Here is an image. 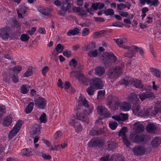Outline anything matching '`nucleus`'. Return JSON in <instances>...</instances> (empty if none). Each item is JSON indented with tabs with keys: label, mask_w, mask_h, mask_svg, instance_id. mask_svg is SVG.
Masks as SVG:
<instances>
[{
	"label": "nucleus",
	"mask_w": 161,
	"mask_h": 161,
	"mask_svg": "<svg viewBox=\"0 0 161 161\" xmlns=\"http://www.w3.org/2000/svg\"><path fill=\"white\" fill-rule=\"evenodd\" d=\"M75 111L77 120L78 119L82 121L86 122L87 124L89 123V119L87 114L91 113L92 110H89L88 112V111L83 109V107L80 105L76 107Z\"/></svg>",
	"instance_id": "1"
},
{
	"label": "nucleus",
	"mask_w": 161,
	"mask_h": 161,
	"mask_svg": "<svg viewBox=\"0 0 161 161\" xmlns=\"http://www.w3.org/2000/svg\"><path fill=\"white\" fill-rule=\"evenodd\" d=\"M120 104V101L118 97L113 95L108 97L107 100V105L111 109L117 110Z\"/></svg>",
	"instance_id": "2"
},
{
	"label": "nucleus",
	"mask_w": 161,
	"mask_h": 161,
	"mask_svg": "<svg viewBox=\"0 0 161 161\" xmlns=\"http://www.w3.org/2000/svg\"><path fill=\"white\" fill-rule=\"evenodd\" d=\"M120 83L122 84L125 85H133L136 88H140L142 91L144 89V87L140 81L137 80H134L133 78L130 77L126 78L121 80Z\"/></svg>",
	"instance_id": "3"
},
{
	"label": "nucleus",
	"mask_w": 161,
	"mask_h": 161,
	"mask_svg": "<svg viewBox=\"0 0 161 161\" xmlns=\"http://www.w3.org/2000/svg\"><path fill=\"white\" fill-rule=\"evenodd\" d=\"M103 60L106 67L110 66L111 62H115L117 60V58L114 54L112 52H105L103 55Z\"/></svg>",
	"instance_id": "4"
},
{
	"label": "nucleus",
	"mask_w": 161,
	"mask_h": 161,
	"mask_svg": "<svg viewBox=\"0 0 161 161\" xmlns=\"http://www.w3.org/2000/svg\"><path fill=\"white\" fill-rule=\"evenodd\" d=\"M123 48L126 50L124 56L130 58L133 57L136 54V50L137 48L136 46H127L124 45Z\"/></svg>",
	"instance_id": "5"
},
{
	"label": "nucleus",
	"mask_w": 161,
	"mask_h": 161,
	"mask_svg": "<svg viewBox=\"0 0 161 161\" xmlns=\"http://www.w3.org/2000/svg\"><path fill=\"white\" fill-rule=\"evenodd\" d=\"M130 140L137 143L146 142L147 141V136L143 134L131 135L130 136Z\"/></svg>",
	"instance_id": "6"
},
{
	"label": "nucleus",
	"mask_w": 161,
	"mask_h": 161,
	"mask_svg": "<svg viewBox=\"0 0 161 161\" xmlns=\"http://www.w3.org/2000/svg\"><path fill=\"white\" fill-rule=\"evenodd\" d=\"M12 31V29L9 26H5L0 29V37L3 40H8L9 34Z\"/></svg>",
	"instance_id": "7"
},
{
	"label": "nucleus",
	"mask_w": 161,
	"mask_h": 161,
	"mask_svg": "<svg viewBox=\"0 0 161 161\" xmlns=\"http://www.w3.org/2000/svg\"><path fill=\"white\" fill-rule=\"evenodd\" d=\"M22 125V120H19L18 121L13 127V129L9 132L8 135L9 139H12L17 133L21 127Z\"/></svg>",
	"instance_id": "8"
},
{
	"label": "nucleus",
	"mask_w": 161,
	"mask_h": 161,
	"mask_svg": "<svg viewBox=\"0 0 161 161\" xmlns=\"http://www.w3.org/2000/svg\"><path fill=\"white\" fill-rule=\"evenodd\" d=\"M90 84L91 86L96 89H102L103 86L102 80L100 78H92L90 80Z\"/></svg>",
	"instance_id": "9"
},
{
	"label": "nucleus",
	"mask_w": 161,
	"mask_h": 161,
	"mask_svg": "<svg viewBox=\"0 0 161 161\" xmlns=\"http://www.w3.org/2000/svg\"><path fill=\"white\" fill-rule=\"evenodd\" d=\"M70 76L71 77L76 78V79L78 80L80 83L85 84L87 82L86 78L83 74L78 73L74 71L71 72Z\"/></svg>",
	"instance_id": "10"
},
{
	"label": "nucleus",
	"mask_w": 161,
	"mask_h": 161,
	"mask_svg": "<svg viewBox=\"0 0 161 161\" xmlns=\"http://www.w3.org/2000/svg\"><path fill=\"white\" fill-rule=\"evenodd\" d=\"M34 104L37 108L44 109L46 107V99L41 97L34 99Z\"/></svg>",
	"instance_id": "11"
},
{
	"label": "nucleus",
	"mask_w": 161,
	"mask_h": 161,
	"mask_svg": "<svg viewBox=\"0 0 161 161\" xmlns=\"http://www.w3.org/2000/svg\"><path fill=\"white\" fill-rule=\"evenodd\" d=\"M97 113L100 116L108 118L110 117V114L107 109L103 105H98L97 108Z\"/></svg>",
	"instance_id": "12"
},
{
	"label": "nucleus",
	"mask_w": 161,
	"mask_h": 161,
	"mask_svg": "<svg viewBox=\"0 0 161 161\" xmlns=\"http://www.w3.org/2000/svg\"><path fill=\"white\" fill-rule=\"evenodd\" d=\"M132 151L135 155L138 156H142L144 155L146 151L144 146L138 145L134 147Z\"/></svg>",
	"instance_id": "13"
},
{
	"label": "nucleus",
	"mask_w": 161,
	"mask_h": 161,
	"mask_svg": "<svg viewBox=\"0 0 161 161\" xmlns=\"http://www.w3.org/2000/svg\"><path fill=\"white\" fill-rule=\"evenodd\" d=\"M139 97L141 100L143 101L147 98L154 97V95L151 91L147 90L146 92L139 94Z\"/></svg>",
	"instance_id": "14"
},
{
	"label": "nucleus",
	"mask_w": 161,
	"mask_h": 161,
	"mask_svg": "<svg viewBox=\"0 0 161 161\" xmlns=\"http://www.w3.org/2000/svg\"><path fill=\"white\" fill-rule=\"evenodd\" d=\"M127 100L131 103H135L138 101H139V99L137 97V94L134 93H131L127 97Z\"/></svg>",
	"instance_id": "15"
},
{
	"label": "nucleus",
	"mask_w": 161,
	"mask_h": 161,
	"mask_svg": "<svg viewBox=\"0 0 161 161\" xmlns=\"http://www.w3.org/2000/svg\"><path fill=\"white\" fill-rule=\"evenodd\" d=\"M112 68L114 69L116 75L117 76H120L123 73V70L124 68V65L121 64L120 65L112 67Z\"/></svg>",
	"instance_id": "16"
},
{
	"label": "nucleus",
	"mask_w": 161,
	"mask_h": 161,
	"mask_svg": "<svg viewBox=\"0 0 161 161\" xmlns=\"http://www.w3.org/2000/svg\"><path fill=\"white\" fill-rule=\"evenodd\" d=\"M70 124L72 125H73L76 131L79 132L81 131L82 130V127L81 126L80 123L78 122L77 119H73L71 120L70 122Z\"/></svg>",
	"instance_id": "17"
},
{
	"label": "nucleus",
	"mask_w": 161,
	"mask_h": 161,
	"mask_svg": "<svg viewBox=\"0 0 161 161\" xmlns=\"http://www.w3.org/2000/svg\"><path fill=\"white\" fill-rule=\"evenodd\" d=\"M71 8L69 6V4L66 5L63 4L61 6L60 9L58 11V13L59 15L61 16H64L65 15L68 11Z\"/></svg>",
	"instance_id": "18"
},
{
	"label": "nucleus",
	"mask_w": 161,
	"mask_h": 161,
	"mask_svg": "<svg viewBox=\"0 0 161 161\" xmlns=\"http://www.w3.org/2000/svg\"><path fill=\"white\" fill-rule=\"evenodd\" d=\"M134 129L136 133L143 132L144 130V127L143 124L140 122H137L134 124Z\"/></svg>",
	"instance_id": "19"
},
{
	"label": "nucleus",
	"mask_w": 161,
	"mask_h": 161,
	"mask_svg": "<svg viewBox=\"0 0 161 161\" xmlns=\"http://www.w3.org/2000/svg\"><path fill=\"white\" fill-rule=\"evenodd\" d=\"M146 129L150 133H154L157 131V127L153 123H151L147 125Z\"/></svg>",
	"instance_id": "20"
},
{
	"label": "nucleus",
	"mask_w": 161,
	"mask_h": 161,
	"mask_svg": "<svg viewBox=\"0 0 161 161\" xmlns=\"http://www.w3.org/2000/svg\"><path fill=\"white\" fill-rule=\"evenodd\" d=\"M132 111L135 114L138 115L142 114V111L139 104L136 103L134 104L132 108Z\"/></svg>",
	"instance_id": "21"
},
{
	"label": "nucleus",
	"mask_w": 161,
	"mask_h": 161,
	"mask_svg": "<svg viewBox=\"0 0 161 161\" xmlns=\"http://www.w3.org/2000/svg\"><path fill=\"white\" fill-rule=\"evenodd\" d=\"M95 71L96 75L99 76H101L104 74L105 69L103 67L99 66L95 68Z\"/></svg>",
	"instance_id": "22"
},
{
	"label": "nucleus",
	"mask_w": 161,
	"mask_h": 161,
	"mask_svg": "<svg viewBox=\"0 0 161 161\" xmlns=\"http://www.w3.org/2000/svg\"><path fill=\"white\" fill-rule=\"evenodd\" d=\"M161 143V139L156 137L153 139L151 142V144L154 147H158Z\"/></svg>",
	"instance_id": "23"
},
{
	"label": "nucleus",
	"mask_w": 161,
	"mask_h": 161,
	"mask_svg": "<svg viewBox=\"0 0 161 161\" xmlns=\"http://www.w3.org/2000/svg\"><path fill=\"white\" fill-rule=\"evenodd\" d=\"M120 108L122 110L128 111L131 108V106L129 103L126 102H124L119 105Z\"/></svg>",
	"instance_id": "24"
},
{
	"label": "nucleus",
	"mask_w": 161,
	"mask_h": 161,
	"mask_svg": "<svg viewBox=\"0 0 161 161\" xmlns=\"http://www.w3.org/2000/svg\"><path fill=\"white\" fill-rule=\"evenodd\" d=\"M102 131L101 129L99 128H93L91 130L90 132V134L92 136H95L101 135L102 134Z\"/></svg>",
	"instance_id": "25"
},
{
	"label": "nucleus",
	"mask_w": 161,
	"mask_h": 161,
	"mask_svg": "<svg viewBox=\"0 0 161 161\" xmlns=\"http://www.w3.org/2000/svg\"><path fill=\"white\" fill-rule=\"evenodd\" d=\"M41 126L36 124L32 128V130L31 131V134L32 136L38 134L40 131Z\"/></svg>",
	"instance_id": "26"
},
{
	"label": "nucleus",
	"mask_w": 161,
	"mask_h": 161,
	"mask_svg": "<svg viewBox=\"0 0 161 161\" xmlns=\"http://www.w3.org/2000/svg\"><path fill=\"white\" fill-rule=\"evenodd\" d=\"M107 75L110 79H114L117 76L112 67L108 69L107 73Z\"/></svg>",
	"instance_id": "27"
},
{
	"label": "nucleus",
	"mask_w": 161,
	"mask_h": 161,
	"mask_svg": "<svg viewBox=\"0 0 161 161\" xmlns=\"http://www.w3.org/2000/svg\"><path fill=\"white\" fill-rule=\"evenodd\" d=\"M114 40L119 47H122V48L123 46L124 45H123V44L126 42V40L125 38H123L122 39H114Z\"/></svg>",
	"instance_id": "28"
},
{
	"label": "nucleus",
	"mask_w": 161,
	"mask_h": 161,
	"mask_svg": "<svg viewBox=\"0 0 161 161\" xmlns=\"http://www.w3.org/2000/svg\"><path fill=\"white\" fill-rule=\"evenodd\" d=\"M117 147V144L113 142H108L107 144V148L108 150H113Z\"/></svg>",
	"instance_id": "29"
},
{
	"label": "nucleus",
	"mask_w": 161,
	"mask_h": 161,
	"mask_svg": "<svg viewBox=\"0 0 161 161\" xmlns=\"http://www.w3.org/2000/svg\"><path fill=\"white\" fill-rule=\"evenodd\" d=\"M113 161H125V158L120 154H118L113 156Z\"/></svg>",
	"instance_id": "30"
},
{
	"label": "nucleus",
	"mask_w": 161,
	"mask_h": 161,
	"mask_svg": "<svg viewBox=\"0 0 161 161\" xmlns=\"http://www.w3.org/2000/svg\"><path fill=\"white\" fill-rule=\"evenodd\" d=\"M79 30L78 28H75L73 30H69L67 32V35L68 36H75L79 33Z\"/></svg>",
	"instance_id": "31"
},
{
	"label": "nucleus",
	"mask_w": 161,
	"mask_h": 161,
	"mask_svg": "<svg viewBox=\"0 0 161 161\" xmlns=\"http://www.w3.org/2000/svg\"><path fill=\"white\" fill-rule=\"evenodd\" d=\"M12 119L9 116L6 117L4 120L3 124V125L8 126L11 123Z\"/></svg>",
	"instance_id": "32"
},
{
	"label": "nucleus",
	"mask_w": 161,
	"mask_h": 161,
	"mask_svg": "<svg viewBox=\"0 0 161 161\" xmlns=\"http://www.w3.org/2000/svg\"><path fill=\"white\" fill-rule=\"evenodd\" d=\"M106 31L104 30L95 32L94 34V38H98L104 36L106 34Z\"/></svg>",
	"instance_id": "33"
},
{
	"label": "nucleus",
	"mask_w": 161,
	"mask_h": 161,
	"mask_svg": "<svg viewBox=\"0 0 161 161\" xmlns=\"http://www.w3.org/2000/svg\"><path fill=\"white\" fill-rule=\"evenodd\" d=\"M40 12L45 16H51V11L48 8L41 9H40Z\"/></svg>",
	"instance_id": "34"
},
{
	"label": "nucleus",
	"mask_w": 161,
	"mask_h": 161,
	"mask_svg": "<svg viewBox=\"0 0 161 161\" xmlns=\"http://www.w3.org/2000/svg\"><path fill=\"white\" fill-rule=\"evenodd\" d=\"M34 103L33 102L29 103L26 107L25 109L26 113L27 114L30 113L33 109Z\"/></svg>",
	"instance_id": "35"
},
{
	"label": "nucleus",
	"mask_w": 161,
	"mask_h": 161,
	"mask_svg": "<svg viewBox=\"0 0 161 161\" xmlns=\"http://www.w3.org/2000/svg\"><path fill=\"white\" fill-rule=\"evenodd\" d=\"M151 72L158 78L161 77V73L156 68L151 69Z\"/></svg>",
	"instance_id": "36"
},
{
	"label": "nucleus",
	"mask_w": 161,
	"mask_h": 161,
	"mask_svg": "<svg viewBox=\"0 0 161 161\" xmlns=\"http://www.w3.org/2000/svg\"><path fill=\"white\" fill-rule=\"evenodd\" d=\"M21 153L24 156H29L31 153L32 151L29 148H25L21 151Z\"/></svg>",
	"instance_id": "37"
},
{
	"label": "nucleus",
	"mask_w": 161,
	"mask_h": 161,
	"mask_svg": "<svg viewBox=\"0 0 161 161\" xmlns=\"http://www.w3.org/2000/svg\"><path fill=\"white\" fill-rule=\"evenodd\" d=\"M64 48V46L60 44H58L55 47V50L57 52V55L58 53H61Z\"/></svg>",
	"instance_id": "38"
},
{
	"label": "nucleus",
	"mask_w": 161,
	"mask_h": 161,
	"mask_svg": "<svg viewBox=\"0 0 161 161\" xmlns=\"http://www.w3.org/2000/svg\"><path fill=\"white\" fill-rule=\"evenodd\" d=\"M127 129L126 127H124L120 130L119 132V136H123V138L125 137V134L127 132Z\"/></svg>",
	"instance_id": "39"
},
{
	"label": "nucleus",
	"mask_w": 161,
	"mask_h": 161,
	"mask_svg": "<svg viewBox=\"0 0 161 161\" xmlns=\"http://www.w3.org/2000/svg\"><path fill=\"white\" fill-rule=\"evenodd\" d=\"M97 51L96 49L91 50L88 52V55L90 57H96L98 55Z\"/></svg>",
	"instance_id": "40"
},
{
	"label": "nucleus",
	"mask_w": 161,
	"mask_h": 161,
	"mask_svg": "<svg viewBox=\"0 0 161 161\" xmlns=\"http://www.w3.org/2000/svg\"><path fill=\"white\" fill-rule=\"evenodd\" d=\"M30 38V37L27 34H22L20 37V39L23 42H27L28 41Z\"/></svg>",
	"instance_id": "41"
},
{
	"label": "nucleus",
	"mask_w": 161,
	"mask_h": 161,
	"mask_svg": "<svg viewBox=\"0 0 161 161\" xmlns=\"http://www.w3.org/2000/svg\"><path fill=\"white\" fill-rule=\"evenodd\" d=\"M97 144V140L93 139H92L88 143V146L90 147H96Z\"/></svg>",
	"instance_id": "42"
},
{
	"label": "nucleus",
	"mask_w": 161,
	"mask_h": 161,
	"mask_svg": "<svg viewBox=\"0 0 161 161\" xmlns=\"http://www.w3.org/2000/svg\"><path fill=\"white\" fill-rule=\"evenodd\" d=\"M46 115L45 113H43L39 118L40 122L41 123H46L47 121Z\"/></svg>",
	"instance_id": "43"
},
{
	"label": "nucleus",
	"mask_w": 161,
	"mask_h": 161,
	"mask_svg": "<svg viewBox=\"0 0 161 161\" xmlns=\"http://www.w3.org/2000/svg\"><path fill=\"white\" fill-rule=\"evenodd\" d=\"M92 86L90 85L86 90L87 93L89 95H92L94 94V90Z\"/></svg>",
	"instance_id": "44"
},
{
	"label": "nucleus",
	"mask_w": 161,
	"mask_h": 161,
	"mask_svg": "<svg viewBox=\"0 0 161 161\" xmlns=\"http://www.w3.org/2000/svg\"><path fill=\"white\" fill-rule=\"evenodd\" d=\"M105 91L103 90H100L98 92L97 96V98L99 100L102 99L105 95Z\"/></svg>",
	"instance_id": "45"
},
{
	"label": "nucleus",
	"mask_w": 161,
	"mask_h": 161,
	"mask_svg": "<svg viewBox=\"0 0 161 161\" xmlns=\"http://www.w3.org/2000/svg\"><path fill=\"white\" fill-rule=\"evenodd\" d=\"M113 156L110 157V158H109V156L108 155L104 156L103 157L101 158H100V161H111L112 160Z\"/></svg>",
	"instance_id": "46"
},
{
	"label": "nucleus",
	"mask_w": 161,
	"mask_h": 161,
	"mask_svg": "<svg viewBox=\"0 0 161 161\" xmlns=\"http://www.w3.org/2000/svg\"><path fill=\"white\" fill-rule=\"evenodd\" d=\"M126 7V4L123 3L118 4L117 5V9L118 10L121 11Z\"/></svg>",
	"instance_id": "47"
},
{
	"label": "nucleus",
	"mask_w": 161,
	"mask_h": 161,
	"mask_svg": "<svg viewBox=\"0 0 161 161\" xmlns=\"http://www.w3.org/2000/svg\"><path fill=\"white\" fill-rule=\"evenodd\" d=\"M119 115L121 121H124L128 119V115L127 114L120 113Z\"/></svg>",
	"instance_id": "48"
},
{
	"label": "nucleus",
	"mask_w": 161,
	"mask_h": 161,
	"mask_svg": "<svg viewBox=\"0 0 161 161\" xmlns=\"http://www.w3.org/2000/svg\"><path fill=\"white\" fill-rule=\"evenodd\" d=\"M79 99L81 101V102H82V106L86 107H88L87 101L86 100L81 97H80Z\"/></svg>",
	"instance_id": "49"
},
{
	"label": "nucleus",
	"mask_w": 161,
	"mask_h": 161,
	"mask_svg": "<svg viewBox=\"0 0 161 161\" xmlns=\"http://www.w3.org/2000/svg\"><path fill=\"white\" fill-rule=\"evenodd\" d=\"M26 85H23L21 87V92L23 94H25L28 92Z\"/></svg>",
	"instance_id": "50"
},
{
	"label": "nucleus",
	"mask_w": 161,
	"mask_h": 161,
	"mask_svg": "<svg viewBox=\"0 0 161 161\" xmlns=\"http://www.w3.org/2000/svg\"><path fill=\"white\" fill-rule=\"evenodd\" d=\"M104 13L107 15H112L114 14V10L112 9H108L105 11Z\"/></svg>",
	"instance_id": "51"
},
{
	"label": "nucleus",
	"mask_w": 161,
	"mask_h": 161,
	"mask_svg": "<svg viewBox=\"0 0 161 161\" xmlns=\"http://www.w3.org/2000/svg\"><path fill=\"white\" fill-rule=\"evenodd\" d=\"M32 74V70L31 69H28L26 71L24 74L23 76L24 77H28L31 75Z\"/></svg>",
	"instance_id": "52"
},
{
	"label": "nucleus",
	"mask_w": 161,
	"mask_h": 161,
	"mask_svg": "<svg viewBox=\"0 0 161 161\" xmlns=\"http://www.w3.org/2000/svg\"><path fill=\"white\" fill-rule=\"evenodd\" d=\"M118 124L116 122H112L109 124L110 128L112 130H115L117 127Z\"/></svg>",
	"instance_id": "53"
},
{
	"label": "nucleus",
	"mask_w": 161,
	"mask_h": 161,
	"mask_svg": "<svg viewBox=\"0 0 161 161\" xmlns=\"http://www.w3.org/2000/svg\"><path fill=\"white\" fill-rule=\"evenodd\" d=\"M27 8L24 6H21L19 7V11L22 13V14H25L26 13Z\"/></svg>",
	"instance_id": "54"
},
{
	"label": "nucleus",
	"mask_w": 161,
	"mask_h": 161,
	"mask_svg": "<svg viewBox=\"0 0 161 161\" xmlns=\"http://www.w3.org/2000/svg\"><path fill=\"white\" fill-rule=\"evenodd\" d=\"M77 63L76 60L73 59L70 61L69 63V65H72L74 68H75L77 66Z\"/></svg>",
	"instance_id": "55"
},
{
	"label": "nucleus",
	"mask_w": 161,
	"mask_h": 161,
	"mask_svg": "<svg viewBox=\"0 0 161 161\" xmlns=\"http://www.w3.org/2000/svg\"><path fill=\"white\" fill-rule=\"evenodd\" d=\"M150 6H157L159 4V2L158 0H152L151 2Z\"/></svg>",
	"instance_id": "56"
},
{
	"label": "nucleus",
	"mask_w": 161,
	"mask_h": 161,
	"mask_svg": "<svg viewBox=\"0 0 161 161\" xmlns=\"http://www.w3.org/2000/svg\"><path fill=\"white\" fill-rule=\"evenodd\" d=\"M22 67L20 66H17L14 67L13 68L14 71L17 72L18 73H19L21 70Z\"/></svg>",
	"instance_id": "57"
},
{
	"label": "nucleus",
	"mask_w": 161,
	"mask_h": 161,
	"mask_svg": "<svg viewBox=\"0 0 161 161\" xmlns=\"http://www.w3.org/2000/svg\"><path fill=\"white\" fill-rule=\"evenodd\" d=\"M95 21L97 22H103L104 21V19L103 18L100 17H94Z\"/></svg>",
	"instance_id": "58"
},
{
	"label": "nucleus",
	"mask_w": 161,
	"mask_h": 161,
	"mask_svg": "<svg viewBox=\"0 0 161 161\" xmlns=\"http://www.w3.org/2000/svg\"><path fill=\"white\" fill-rule=\"evenodd\" d=\"M89 32L88 28L84 29L82 31V35L84 36H86L89 34Z\"/></svg>",
	"instance_id": "59"
},
{
	"label": "nucleus",
	"mask_w": 161,
	"mask_h": 161,
	"mask_svg": "<svg viewBox=\"0 0 161 161\" xmlns=\"http://www.w3.org/2000/svg\"><path fill=\"white\" fill-rule=\"evenodd\" d=\"M13 25L14 27L16 28H19L21 26L20 24H19V23L16 20H15L13 21Z\"/></svg>",
	"instance_id": "60"
},
{
	"label": "nucleus",
	"mask_w": 161,
	"mask_h": 161,
	"mask_svg": "<svg viewBox=\"0 0 161 161\" xmlns=\"http://www.w3.org/2000/svg\"><path fill=\"white\" fill-rule=\"evenodd\" d=\"M13 82L14 83H17L19 81V79L18 78V75L17 74H14L12 77Z\"/></svg>",
	"instance_id": "61"
},
{
	"label": "nucleus",
	"mask_w": 161,
	"mask_h": 161,
	"mask_svg": "<svg viewBox=\"0 0 161 161\" xmlns=\"http://www.w3.org/2000/svg\"><path fill=\"white\" fill-rule=\"evenodd\" d=\"M42 156L44 160H49L51 158V156L45 153H43Z\"/></svg>",
	"instance_id": "62"
},
{
	"label": "nucleus",
	"mask_w": 161,
	"mask_h": 161,
	"mask_svg": "<svg viewBox=\"0 0 161 161\" xmlns=\"http://www.w3.org/2000/svg\"><path fill=\"white\" fill-rule=\"evenodd\" d=\"M64 55L66 56L68 58H69L71 56V51H66L64 52L63 53Z\"/></svg>",
	"instance_id": "63"
},
{
	"label": "nucleus",
	"mask_w": 161,
	"mask_h": 161,
	"mask_svg": "<svg viewBox=\"0 0 161 161\" xmlns=\"http://www.w3.org/2000/svg\"><path fill=\"white\" fill-rule=\"evenodd\" d=\"M36 30V27H32L31 30L28 31H27V33L30 35H33L34 32Z\"/></svg>",
	"instance_id": "64"
}]
</instances>
